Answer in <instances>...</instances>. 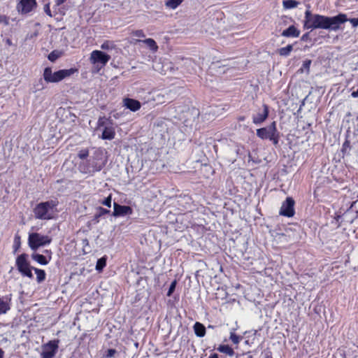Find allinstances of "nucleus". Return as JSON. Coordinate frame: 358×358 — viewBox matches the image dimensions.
I'll list each match as a JSON object with an SVG mask.
<instances>
[{"label":"nucleus","instance_id":"obj_1","mask_svg":"<svg viewBox=\"0 0 358 358\" xmlns=\"http://www.w3.org/2000/svg\"><path fill=\"white\" fill-rule=\"evenodd\" d=\"M347 21H349L353 27H358V17L348 19L344 13H339L337 15L329 17L319 14H313L308 9L305 12L304 28L312 30L323 29L337 31L340 29L341 24Z\"/></svg>","mask_w":358,"mask_h":358},{"label":"nucleus","instance_id":"obj_2","mask_svg":"<svg viewBox=\"0 0 358 358\" xmlns=\"http://www.w3.org/2000/svg\"><path fill=\"white\" fill-rule=\"evenodd\" d=\"M106 162L103 150L96 148L88 159L79 164L78 169L83 173L93 176L95 173L102 170L106 166Z\"/></svg>","mask_w":358,"mask_h":358},{"label":"nucleus","instance_id":"obj_3","mask_svg":"<svg viewBox=\"0 0 358 358\" xmlns=\"http://www.w3.org/2000/svg\"><path fill=\"white\" fill-rule=\"evenodd\" d=\"M59 202L57 199H50L37 203L33 208L34 217L41 220H50L54 219L57 213Z\"/></svg>","mask_w":358,"mask_h":358},{"label":"nucleus","instance_id":"obj_4","mask_svg":"<svg viewBox=\"0 0 358 358\" xmlns=\"http://www.w3.org/2000/svg\"><path fill=\"white\" fill-rule=\"evenodd\" d=\"M76 72H78L76 68H71L69 69H61L53 73L50 67H45L43 76L44 80L47 83H58L67 77H70Z\"/></svg>","mask_w":358,"mask_h":358},{"label":"nucleus","instance_id":"obj_5","mask_svg":"<svg viewBox=\"0 0 358 358\" xmlns=\"http://www.w3.org/2000/svg\"><path fill=\"white\" fill-rule=\"evenodd\" d=\"M256 134L262 140H270L275 145H277L279 143L280 132L277 129L276 122L275 121L271 122L267 127L257 129Z\"/></svg>","mask_w":358,"mask_h":358},{"label":"nucleus","instance_id":"obj_6","mask_svg":"<svg viewBox=\"0 0 358 358\" xmlns=\"http://www.w3.org/2000/svg\"><path fill=\"white\" fill-rule=\"evenodd\" d=\"M52 242V238L39 233H31L28 237V245L33 251H36L39 248L48 245Z\"/></svg>","mask_w":358,"mask_h":358},{"label":"nucleus","instance_id":"obj_7","mask_svg":"<svg viewBox=\"0 0 358 358\" xmlns=\"http://www.w3.org/2000/svg\"><path fill=\"white\" fill-rule=\"evenodd\" d=\"M27 259L28 255L26 253L18 255L15 260V266L22 276L31 279L34 277L32 270L34 267L30 266Z\"/></svg>","mask_w":358,"mask_h":358},{"label":"nucleus","instance_id":"obj_8","mask_svg":"<svg viewBox=\"0 0 358 358\" xmlns=\"http://www.w3.org/2000/svg\"><path fill=\"white\" fill-rule=\"evenodd\" d=\"M59 341L55 339L42 345L41 356L42 358H54L59 348Z\"/></svg>","mask_w":358,"mask_h":358},{"label":"nucleus","instance_id":"obj_9","mask_svg":"<svg viewBox=\"0 0 358 358\" xmlns=\"http://www.w3.org/2000/svg\"><path fill=\"white\" fill-rule=\"evenodd\" d=\"M294 200L292 197H287L285 201L282 203L281 208L280 209V215L292 217L294 216L295 213L294 210Z\"/></svg>","mask_w":358,"mask_h":358},{"label":"nucleus","instance_id":"obj_10","mask_svg":"<svg viewBox=\"0 0 358 358\" xmlns=\"http://www.w3.org/2000/svg\"><path fill=\"white\" fill-rule=\"evenodd\" d=\"M110 59V56L101 50H94L90 55V62L93 64H101L104 66Z\"/></svg>","mask_w":358,"mask_h":358},{"label":"nucleus","instance_id":"obj_11","mask_svg":"<svg viewBox=\"0 0 358 358\" xmlns=\"http://www.w3.org/2000/svg\"><path fill=\"white\" fill-rule=\"evenodd\" d=\"M36 5V0H20L16 8L22 15H26L31 12Z\"/></svg>","mask_w":358,"mask_h":358},{"label":"nucleus","instance_id":"obj_12","mask_svg":"<svg viewBox=\"0 0 358 358\" xmlns=\"http://www.w3.org/2000/svg\"><path fill=\"white\" fill-rule=\"evenodd\" d=\"M133 213L132 208L129 206L120 205L116 202L113 203V216L115 217H124L131 215Z\"/></svg>","mask_w":358,"mask_h":358},{"label":"nucleus","instance_id":"obj_13","mask_svg":"<svg viewBox=\"0 0 358 358\" xmlns=\"http://www.w3.org/2000/svg\"><path fill=\"white\" fill-rule=\"evenodd\" d=\"M263 110L262 111H259L257 114L253 115L252 116V122L259 125L263 123L268 117L269 115V108L268 105L263 104L262 106Z\"/></svg>","mask_w":358,"mask_h":358},{"label":"nucleus","instance_id":"obj_14","mask_svg":"<svg viewBox=\"0 0 358 358\" xmlns=\"http://www.w3.org/2000/svg\"><path fill=\"white\" fill-rule=\"evenodd\" d=\"M12 294L0 296V315L6 313L10 309Z\"/></svg>","mask_w":358,"mask_h":358},{"label":"nucleus","instance_id":"obj_15","mask_svg":"<svg viewBox=\"0 0 358 358\" xmlns=\"http://www.w3.org/2000/svg\"><path fill=\"white\" fill-rule=\"evenodd\" d=\"M123 106L131 111L136 112L141 108V103L136 99L131 98H124L123 99Z\"/></svg>","mask_w":358,"mask_h":358},{"label":"nucleus","instance_id":"obj_16","mask_svg":"<svg viewBox=\"0 0 358 358\" xmlns=\"http://www.w3.org/2000/svg\"><path fill=\"white\" fill-rule=\"evenodd\" d=\"M31 257L34 261L43 266L47 265L50 262V257H46L44 255L36 252V251L31 255Z\"/></svg>","mask_w":358,"mask_h":358},{"label":"nucleus","instance_id":"obj_17","mask_svg":"<svg viewBox=\"0 0 358 358\" xmlns=\"http://www.w3.org/2000/svg\"><path fill=\"white\" fill-rule=\"evenodd\" d=\"M115 136V129L112 127H105L101 136L103 140H113Z\"/></svg>","mask_w":358,"mask_h":358},{"label":"nucleus","instance_id":"obj_18","mask_svg":"<svg viewBox=\"0 0 358 358\" xmlns=\"http://www.w3.org/2000/svg\"><path fill=\"white\" fill-rule=\"evenodd\" d=\"M300 34V31L296 29L294 25H290L288 28L283 30L281 35L285 37H298Z\"/></svg>","mask_w":358,"mask_h":358},{"label":"nucleus","instance_id":"obj_19","mask_svg":"<svg viewBox=\"0 0 358 358\" xmlns=\"http://www.w3.org/2000/svg\"><path fill=\"white\" fill-rule=\"evenodd\" d=\"M66 1L67 0H55L53 8L61 15H65L66 10L68 9V6L64 5Z\"/></svg>","mask_w":358,"mask_h":358},{"label":"nucleus","instance_id":"obj_20","mask_svg":"<svg viewBox=\"0 0 358 358\" xmlns=\"http://www.w3.org/2000/svg\"><path fill=\"white\" fill-rule=\"evenodd\" d=\"M193 328L194 334L197 337L202 338L206 335V327L203 324L196 322L194 324Z\"/></svg>","mask_w":358,"mask_h":358},{"label":"nucleus","instance_id":"obj_21","mask_svg":"<svg viewBox=\"0 0 358 358\" xmlns=\"http://www.w3.org/2000/svg\"><path fill=\"white\" fill-rule=\"evenodd\" d=\"M137 42H142L147 45V46L153 52H156L158 50V46L155 41L152 38H146L144 40H137Z\"/></svg>","mask_w":358,"mask_h":358},{"label":"nucleus","instance_id":"obj_22","mask_svg":"<svg viewBox=\"0 0 358 358\" xmlns=\"http://www.w3.org/2000/svg\"><path fill=\"white\" fill-rule=\"evenodd\" d=\"M107 259L108 257L106 255L97 259L95 268L98 272H101L106 267Z\"/></svg>","mask_w":358,"mask_h":358},{"label":"nucleus","instance_id":"obj_23","mask_svg":"<svg viewBox=\"0 0 358 358\" xmlns=\"http://www.w3.org/2000/svg\"><path fill=\"white\" fill-rule=\"evenodd\" d=\"M311 63L312 61L310 59H306L305 61H303L301 67L298 70V73H306L307 75L309 74Z\"/></svg>","mask_w":358,"mask_h":358},{"label":"nucleus","instance_id":"obj_24","mask_svg":"<svg viewBox=\"0 0 358 358\" xmlns=\"http://www.w3.org/2000/svg\"><path fill=\"white\" fill-rule=\"evenodd\" d=\"M33 270L36 274V280L38 283H41L45 280L46 273L44 270L38 268H34Z\"/></svg>","mask_w":358,"mask_h":358},{"label":"nucleus","instance_id":"obj_25","mask_svg":"<svg viewBox=\"0 0 358 358\" xmlns=\"http://www.w3.org/2000/svg\"><path fill=\"white\" fill-rule=\"evenodd\" d=\"M217 350L229 356H233L234 355V350L228 345H220L217 348Z\"/></svg>","mask_w":358,"mask_h":358},{"label":"nucleus","instance_id":"obj_26","mask_svg":"<svg viewBox=\"0 0 358 358\" xmlns=\"http://www.w3.org/2000/svg\"><path fill=\"white\" fill-rule=\"evenodd\" d=\"M97 124L99 127H103L105 128V127H108V124L112 125L113 120L110 117H100L98 120Z\"/></svg>","mask_w":358,"mask_h":358},{"label":"nucleus","instance_id":"obj_27","mask_svg":"<svg viewBox=\"0 0 358 358\" xmlns=\"http://www.w3.org/2000/svg\"><path fill=\"white\" fill-rule=\"evenodd\" d=\"M299 2L296 0H284L282 1L283 7L285 9H292L296 8L299 5Z\"/></svg>","mask_w":358,"mask_h":358},{"label":"nucleus","instance_id":"obj_28","mask_svg":"<svg viewBox=\"0 0 358 358\" xmlns=\"http://www.w3.org/2000/svg\"><path fill=\"white\" fill-rule=\"evenodd\" d=\"M292 50H293V45L289 44L285 47L280 48L278 50V52H279L280 55H281V56L287 57L289 55V54L291 53Z\"/></svg>","mask_w":358,"mask_h":358},{"label":"nucleus","instance_id":"obj_29","mask_svg":"<svg viewBox=\"0 0 358 358\" xmlns=\"http://www.w3.org/2000/svg\"><path fill=\"white\" fill-rule=\"evenodd\" d=\"M182 1L183 0H166L165 5L169 8L176 9Z\"/></svg>","mask_w":358,"mask_h":358},{"label":"nucleus","instance_id":"obj_30","mask_svg":"<svg viewBox=\"0 0 358 358\" xmlns=\"http://www.w3.org/2000/svg\"><path fill=\"white\" fill-rule=\"evenodd\" d=\"M62 55V52L59 50H53L52 51L48 56V59L54 62H55L60 56Z\"/></svg>","mask_w":358,"mask_h":358},{"label":"nucleus","instance_id":"obj_31","mask_svg":"<svg viewBox=\"0 0 358 358\" xmlns=\"http://www.w3.org/2000/svg\"><path fill=\"white\" fill-rule=\"evenodd\" d=\"M115 47V44L113 43V42L112 41H105L104 43H103L101 45V48L102 50H112Z\"/></svg>","mask_w":358,"mask_h":358},{"label":"nucleus","instance_id":"obj_32","mask_svg":"<svg viewBox=\"0 0 358 358\" xmlns=\"http://www.w3.org/2000/svg\"><path fill=\"white\" fill-rule=\"evenodd\" d=\"M230 340L234 344H238L240 341L242 339V336L236 335L234 331L230 332Z\"/></svg>","mask_w":358,"mask_h":358},{"label":"nucleus","instance_id":"obj_33","mask_svg":"<svg viewBox=\"0 0 358 358\" xmlns=\"http://www.w3.org/2000/svg\"><path fill=\"white\" fill-rule=\"evenodd\" d=\"M89 156V150L87 149L80 150L78 153V157L80 159H86Z\"/></svg>","mask_w":358,"mask_h":358},{"label":"nucleus","instance_id":"obj_34","mask_svg":"<svg viewBox=\"0 0 358 358\" xmlns=\"http://www.w3.org/2000/svg\"><path fill=\"white\" fill-rule=\"evenodd\" d=\"M117 353V350L115 349H113V348H110V349H108L104 355H103V357L105 358H111L113 357L115 354Z\"/></svg>","mask_w":358,"mask_h":358},{"label":"nucleus","instance_id":"obj_35","mask_svg":"<svg viewBox=\"0 0 358 358\" xmlns=\"http://www.w3.org/2000/svg\"><path fill=\"white\" fill-rule=\"evenodd\" d=\"M176 285H177V282L176 280H173L170 286H169V290L167 292V294L166 295L168 296H171L172 295V294L174 292L175 289H176Z\"/></svg>","mask_w":358,"mask_h":358},{"label":"nucleus","instance_id":"obj_36","mask_svg":"<svg viewBox=\"0 0 358 358\" xmlns=\"http://www.w3.org/2000/svg\"><path fill=\"white\" fill-rule=\"evenodd\" d=\"M111 202H112V196L110 194L109 196H108L107 197L104 198V199H103L101 201V203L110 208L111 206Z\"/></svg>","mask_w":358,"mask_h":358},{"label":"nucleus","instance_id":"obj_37","mask_svg":"<svg viewBox=\"0 0 358 358\" xmlns=\"http://www.w3.org/2000/svg\"><path fill=\"white\" fill-rule=\"evenodd\" d=\"M110 213V210L103 207L97 208V217H101Z\"/></svg>","mask_w":358,"mask_h":358},{"label":"nucleus","instance_id":"obj_38","mask_svg":"<svg viewBox=\"0 0 358 358\" xmlns=\"http://www.w3.org/2000/svg\"><path fill=\"white\" fill-rule=\"evenodd\" d=\"M35 91H40L45 88L42 78H40L38 83L34 85Z\"/></svg>","mask_w":358,"mask_h":358},{"label":"nucleus","instance_id":"obj_39","mask_svg":"<svg viewBox=\"0 0 358 358\" xmlns=\"http://www.w3.org/2000/svg\"><path fill=\"white\" fill-rule=\"evenodd\" d=\"M132 35L134 36H136V37H139V38H144L145 37V35L143 32V30L141 29H138V30H135L132 32Z\"/></svg>","mask_w":358,"mask_h":358},{"label":"nucleus","instance_id":"obj_40","mask_svg":"<svg viewBox=\"0 0 358 358\" xmlns=\"http://www.w3.org/2000/svg\"><path fill=\"white\" fill-rule=\"evenodd\" d=\"M20 236H15V240H14V248H15V251H16L19 247L20 246Z\"/></svg>","mask_w":358,"mask_h":358},{"label":"nucleus","instance_id":"obj_41","mask_svg":"<svg viewBox=\"0 0 358 358\" xmlns=\"http://www.w3.org/2000/svg\"><path fill=\"white\" fill-rule=\"evenodd\" d=\"M350 148V143L349 141L346 140L343 144V146H342V152H345V150L348 149V148Z\"/></svg>","mask_w":358,"mask_h":358},{"label":"nucleus","instance_id":"obj_42","mask_svg":"<svg viewBox=\"0 0 358 358\" xmlns=\"http://www.w3.org/2000/svg\"><path fill=\"white\" fill-rule=\"evenodd\" d=\"M44 11L48 15L52 17V13L49 3H47L44 6Z\"/></svg>","mask_w":358,"mask_h":358},{"label":"nucleus","instance_id":"obj_43","mask_svg":"<svg viewBox=\"0 0 358 358\" xmlns=\"http://www.w3.org/2000/svg\"><path fill=\"white\" fill-rule=\"evenodd\" d=\"M3 23L5 25L8 24V19L5 15H0V24Z\"/></svg>","mask_w":358,"mask_h":358},{"label":"nucleus","instance_id":"obj_44","mask_svg":"<svg viewBox=\"0 0 358 358\" xmlns=\"http://www.w3.org/2000/svg\"><path fill=\"white\" fill-rule=\"evenodd\" d=\"M43 253L45 254V256H46V257H50V262L52 259V251L50 250H45L43 251Z\"/></svg>","mask_w":358,"mask_h":358},{"label":"nucleus","instance_id":"obj_45","mask_svg":"<svg viewBox=\"0 0 358 358\" xmlns=\"http://www.w3.org/2000/svg\"><path fill=\"white\" fill-rule=\"evenodd\" d=\"M351 96L353 97V98H357L358 97V89L353 91L352 93H351Z\"/></svg>","mask_w":358,"mask_h":358},{"label":"nucleus","instance_id":"obj_46","mask_svg":"<svg viewBox=\"0 0 358 358\" xmlns=\"http://www.w3.org/2000/svg\"><path fill=\"white\" fill-rule=\"evenodd\" d=\"M208 358H219V355L217 353H213Z\"/></svg>","mask_w":358,"mask_h":358},{"label":"nucleus","instance_id":"obj_47","mask_svg":"<svg viewBox=\"0 0 358 358\" xmlns=\"http://www.w3.org/2000/svg\"><path fill=\"white\" fill-rule=\"evenodd\" d=\"M308 33L304 34L302 36V37H301V40H302V41H305V40L308 38Z\"/></svg>","mask_w":358,"mask_h":358},{"label":"nucleus","instance_id":"obj_48","mask_svg":"<svg viewBox=\"0 0 358 358\" xmlns=\"http://www.w3.org/2000/svg\"><path fill=\"white\" fill-rule=\"evenodd\" d=\"M100 217H97V213H96L94 215V220L96 222H98L99 221V218H100Z\"/></svg>","mask_w":358,"mask_h":358},{"label":"nucleus","instance_id":"obj_49","mask_svg":"<svg viewBox=\"0 0 358 358\" xmlns=\"http://www.w3.org/2000/svg\"><path fill=\"white\" fill-rule=\"evenodd\" d=\"M83 245L85 246V245H87L89 244V241L87 239H84L83 241Z\"/></svg>","mask_w":358,"mask_h":358},{"label":"nucleus","instance_id":"obj_50","mask_svg":"<svg viewBox=\"0 0 358 358\" xmlns=\"http://www.w3.org/2000/svg\"><path fill=\"white\" fill-rule=\"evenodd\" d=\"M3 355H4L3 350L1 348H0V358H3Z\"/></svg>","mask_w":358,"mask_h":358},{"label":"nucleus","instance_id":"obj_51","mask_svg":"<svg viewBox=\"0 0 358 358\" xmlns=\"http://www.w3.org/2000/svg\"><path fill=\"white\" fill-rule=\"evenodd\" d=\"M238 120L239 121H244L245 120V117L244 116H241L238 117Z\"/></svg>","mask_w":358,"mask_h":358},{"label":"nucleus","instance_id":"obj_52","mask_svg":"<svg viewBox=\"0 0 358 358\" xmlns=\"http://www.w3.org/2000/svg\"><path fill=\"white\" fill-rule=\"evenodd\" d=\"M266 358H272L271 355H266Z\"/></svg>","mask_w":358,"mask_h":358}]
</instances>
